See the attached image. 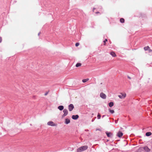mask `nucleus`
<instances>
[{
  "label": "nucleus",
  "mask_w": 152,
  "mask_h": 152,
  "mask_svg": "<svg viewBox=\"0 0 152 152\" xmlns=\"http://www.w3.org/2000/svg\"><path fill=\"white\" fill-rule=\"evenodd\" d=\"M89 80L88 79H84L82 80V82L83 83H85L87 82Z\"/></svg>",
  "instance_id": "a211bd4d"
},
{
  "label": "nucleus",
  "mask_w": 152,
  "mask_h": 152,
  "mask_svg": "<svg viewBox=\"0 0 152 152\" xmlns=\"http://www.w3.org/2000/svg\"><path fill=\"white\" fill-rule=\"evenodd\" d=\"M143 149L147 152H149L150 151V149L147 146L144 147Z\"/></svg>",
  "instance_id": "0eeeda50"
},
{
  "label": "nucleus",
  "mask_w": 152,
  "mask_h": 152,
  "mask_svg": "<svg viewBox=\"0 0 152 152\" xmlns=\"http://www.w3.org/2000/svg\"><path fill=\"white\" fill-rule=\"evenodd\" d=\"M148 52L149 53L152 52V50L151 49H150V48L148 49Z\"/></svg>",
  "instance_id": "b1692460"
},
{
  "label": "nucleus",
  "mask_w": 152,
  "mask_h": 152,
  "mask_svg": "<svg viewBox=\"0 0 152 152\" xmlns=\"http://www.w3.org/2000/svg\"><path fill=\"white\" fill-rule=\"evenodd\" d=\"M99 13V12H96V13Z\"/></svg>",
  "instance_id": "c85d7f7f"
},
{
  "label": "nucleus",
  "mask_w": 152,
  "mask_h": 152,
  "mask_svg": "<svg viewBox=\"0 0 152 152\" xmlns=\"http://www.w3.org/2000/svg\"><path fill=\"white\" fill-rule=\"evenodd\" d=\"M2 41V38L0 37V43Z\"/></svg>",
  "instance_id": "393cba45"
},
{
  "label": "nucleus",
  "mask_w": 152,
  "mask_h": 152,
  "mask_svg": "<svg viewBox=\"0 0 152 152\" xmlns=\"http://www.w3.org/2000/svg\"><path fill=\"white\" fill-rule=\"evenodd\" d=\"M64 107L63 106L60 105L58 107V109L60 110H62L64 109Z\"/></svg>",
  "instance_id": "f8f14e48"
},
{
  "label": "nucleus",
  "mask_w": 152,
  "mask_h": 152,
  "mask_svg": "<svg viewBox=\"0 0 152 152\" xmlns=\"http://www.w3.org/2000/svg\"><path fill=\"white\" fill-rule=\"evenodd\" d=\"M149 49H150V47L148 46L145 47L144 48V49L145 51L148 50Z\"/></svg>",
  "instance_id": "2eb2a0df"
},
{
  "label": "nucleus",
  "mask_w": 152,
  "mask_h": 152,
  "mask_svg": "<svg viewBox=\"0 0 152 152\" xmlns=\"http://www.w3.org/2000/svg\"><path fill=\"white\" fill-rule=\"evenodd\" d=\"M128 77V78H129V79H131V77Z\"/></svg>",
  "instance_id": "cd10ccee"
},
{
  "label": "nucleus",
  "mask_w": 152,
  "mask_h": 152,
  "mask_svg": "<svg viewBox=\"0 0 152 152\" xmlns=\"http://www.w3.org/2000/svg\"><path fill=\"white\" fill-rule=\"evenodd\" d=\"M97 117L98 119H99L101 117V115L99 114H98L97 115Z\"/></svg>",
  "instance_id": "4be33fe9"
},
{
  "label": "nucleus",
  "mask_w": 152,
  "mask_h": 152,
  "mask_svg": "<svg viewBox=\"0 0 152 152\" xmlns=\"http://www.w3.org/2000/svg\"><path fill=\"white\" fill-rule=\"evenodd\" d=\"M47 124L49 126H55L56 125L52 121H50L48 122Z\"/></svg>",
  "instance_id": "f03ea898"
},
{
  "label": "nucleus",
  "mask_w": 152,
  "mask_h": 152,
  "mask_svg": "<svg viewBox=\"0 0 152 152\" xmlns=\"http://www.w3.org/2000/svg\"><path fill=\"white\" fill-rule=\"evenodd\" d=\"M107 41V39H105L104 41H103L104 42V45H105L106 42Z\"/></svg>",
  "instance_id": "aec40b11"
},
{
  "label": "nucleus",
  "mask_w": 152,
  "mask_h": 152,
  "mask_svg": "<svg viewBox=\"0 0 152 152\" xmlns=\"http://www.w3.org/2000/svg\"><path fill=\"white\" fill-rule=\"evenodd\" d=\"M151 134L152 133L151 132H147L146 133L145 135L147 136H150Z\"/></svg>",
  "instance_id": "dca6fc26"
},
{
  "label": "nucleus",
  "mask_w": 152,
  "mask_h": 152,
  "mask_svg": "<svg viewBox=\"0 0 152 152\" xmlns=\"http://www.w3.org/2000/svg\"><path fill=\"white\" fill-rule=\"evenodd\" d=\"M110 54L114 57H115L116 56V55L115 53L113 52L112 51L110 53Z\"/></svg>",
  "instance_id": "9d476101"
},
{
  "label": "nucleus",
  "mask_w": 152,
  "mask_h": 152,
  "mask_svg": "<svg viewBox=\"0 0 152 152\" xmlns=\"http://www.w3.org/2000/svg\"><path fill=\"white\" fill-rule=\"evenodd\" d=\"M48 92H47L46 93H45V96H46V95L48 94Z\"/></svg>",
  "instance_id": "a878e982"
},
{
  "label": "nucleus",
  "mask_w": 152,
  "mask_h": 152,
  "mask_svg": "<svg viewBox=\"0 0 152 152\" xmlns=\"http://www.w3.org/2000/svg\"><path fill=\"white\" fill-rule=\"evenodd\" d=\"M108 104L110 107H111L113 106L114 104L113 102H110Z\"/></svg>",
  "instance_id": "4468645a"
},
{
  "label": "nucleus",
  "mask_w": 152,
  "mask_h": 152,
  "mask_svg": "<svg viewBox=\"0 0 152 152\" xmlns=\"http://www.w3.org/2000/svg\"><path fill=\"white\" fill-rule=\"evenodd\" d=\"M120 21L121 23H123L124 22V20L123 18H121L120 19Z\"/></svg>",
  "instance_id": "6ab92c4d"
},
{
  "label": "nucleus",
  "mask_w": 152,
  "mask_h": 152,
  "mask_svg": "<svg viewBox=\"0 0 152 152\" xmlns=\"http://www.w3.org/2000/svg\"><path fill=\"white\" fill-rule=\"evenodd\" d=\"M63 112L64 114L62 116V118H63L65 116H66L68 114V110L66 109H64L63 110Z\"/></svg>",
  "instance_id": "7ed1b4c3"
},
{
  "label": "nucleus",
  "mask_w": 152,
  "mask_h": 152,
  "mask_svg": "<svg viewBox=\"0 0 152 152\" xmlns=\"http://www.w3.org/2000/svg\"><path fill=\"white\" fill-rule=\"evenodd\" d=\"M74 108V106L72 104H70L69 105L68 109L70 111H72Z\"/></svg>",
  "instance_id": "20e7f679"
},
{
  "label": "nucleus",
  "mask_w": 152,
  "mask_h": 152,
  "mask_svg": "<svg viewBox=\"0 0 152 152\" xmlns=\"http://www.w3.org/2000/svg\"><path fill=\"white\" fill-rule=\"evenodd\" d=\"M115 123H117V121H115Z\"/></svg>",
  "instance_id": "bb28decb"
},
{
  "label": "nucleus",
  "mask_w": 152,
  "mask_h": 152,
  "mask_svg": "<svg viewBox=\"0 0 152 152\" xmlns=\"http://www.w3.org/2000/svg\"><path fill=\"white\" fill-rule=\"evenodd\" d=\"M88 148V146L86 145L82 146L77 149V152H80L86 150Z\"/></svg>",
  "instance_id": "f257e3e1"
},
{
  "label": "nucleus",
  "mask_w": 152,
  "mask_h": 152,
  "mask_svg": "<svg viewBox=\"0 0 152 152\" xmlns=\"http://www.w3.org/2000/svg\"><path fill=\"white\" fill-rule=\"evenodd\" d=\"M126 96V94H121V95H118V96L121 99H124L125 97Z\"/></svg>",
  "instance_id": "39448f33"
},
{
  "label": "nucleus",
  "mask_w": 152,
  "mask_h": 152,
  "mask_svg": "<svg viewBox=\"0 0 152 152\" xmlns=\"http://www.w3.org/2000/svg\"><path fill=\"white\" fill-rule=\"evenodd\" d=\"M100 96L103 99L106 98V95L103 93H101L100 94Z\"/></svg>",
  "instance_id": "423d86ee"
},
{
  "label": "nucleus",
  "mask_w": 152,
  "mask_h": 152,
  "mask_svg": "<svg viewBox=\"0 0 152 152\" xmlns=\"http://www.w3.org/2000/svg\"><path fill=\"white\" fill-rule=\"evenodd\" d=\"M79 45V43H76V44H75V46L76 47H77Z\"/></svg>",
  "instance_id": "5701e85b"
},
{
  "label": "nucleus",
  "mask_w": 152,
  "mask_h": 152,
  "mask_svg": "<svg viewBox=\"0 0 152 152\" xmlns=\"http://www.w3.org/2000/svg\"><path fill=\"white\" fill-rule=\"evenodd\" d=\"M106 133L107 136L108 137H111L112 135V134L110 132L109 133L108 132H106Z\"/></svg>",
  "instance_id": "9b49d317"
},
{
  "label": "nucleus",
  "mask_w": 152,
  "mask_h": 152,
  "mask_svg": "<svg viewBox=\"0 0 152 152\" xmlns=\"http://www.w3.org/2000/svg\"><path fill=\"white\" fill-rule=\"evenodd\" d=\"M78 117L79 116L78 115H73L72 117V119L74 120L77 119Z\"/></svg>",
  "instance_id": "1a4fd4ad"
},
{
  "label": "nucleus",
  "mask_w": 152,
  "mask_h": 152,
  "mask_svg": "<svg viewBox=\"0 0 152 152\" xmlns=\"http://www.w3.org/2000/svg\"><path fill=\"white\" fill-rule=\"evenodd\" d=\"M109 111L111 113H113L114 112V110H112L109 109Z\"/></svg>",
  "instance_id": "412c9836"
},
{
  "label": "nucleus",
  "mask_w": 152,
  "mask_h": 152,
  "mask_svg": "<svg viewBox=\"0 0 152 152\" xmlns=\"http://www.w3.org/2000/svg\"><path fill=\"white\" fill-rule=\"evenodd\" d=\"M81 65V64L80 63H77L76 65V67H78L80 66Z\"/></svg>",
  "instance_id": "f3484780"
},
{
  "label": "nucleus",
  "mask_w": 152,
  "mask_h": 152,
  "mask_svg": "<svg viewBox=\"0 0 152 152\" xmlns=\"http://www.w3.org/2000/svg\"><path fill=\"white\" fill-rule=\"evenodd\" d=\"M123 135V133L120 131H119L118 132L117 134V136H118L119 137H121Z\"/></svg>",
  "instance_id": "6e6552de"
},
{
  "label": "nucleus",
  "mask_w": 152,
  "mask_h": 152,
  "mask_svg": "<svg viewBox=\"0 0 152 152\" xmlns=\"http://www.w3.org/2000/svg\"><path fill=\"white\" fill-rule=\"evenodd\" d=\"M70 120L69 119L66 118L65 119V123L66 124H69L70 123Z\"/></svg>",
  "instance_id": "ddd939ff"
}]
</instances>
